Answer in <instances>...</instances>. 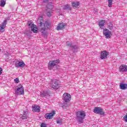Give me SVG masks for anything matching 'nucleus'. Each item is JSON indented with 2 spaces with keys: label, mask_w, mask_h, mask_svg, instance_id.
<instances>
[{
  "label": "nucleus",
  "mask_w": 127,
  "mask_h": 127,
  "mask_svg": "<svg viewBox=\"0 0 127 127\" xmlns=\"http://www.w3.org/2000/svg\"><path fill=\"white\" fill-rule=\"evenodd\" d=\"M41 18H42L40 17L38 19V26L42 27L40 30L41 33L44 34V35H46L47 34V29L50 28V23L48 21H46L45 23H44L43 19Z\"/></svg>",
  "instance_id": "f257e3e1"
},
{
  "label": "nucleus",
  "mask_w": 127,
  "mask_h": 127,
  "mask_svg": "<svg viewBox=\"0 0 127 127\" xmlns=\"http://www.w3.org/2000/svg\"><path fill=\"white\" fill-rule=\"evenodd\" d=\"M76 119L79 124H83L85 117H86V113L85 111H78L76 112Z\"/></svg>",
  "instance_id": "f03ea898"
},
{
  "label": "nucleus",
  "mask_w": 127,
  "mask_h": 127,
  "mask_svg": "<svg viewBox=\"0 0 127 127\" xmlns=\"http://www.w3.org/2000/svg\"><path fill=\"white\" fill-rule=\"evenodd\" d=\"M50 87L52 89L57 90L59 88V81L56 79H52V83L50 84Z\"/></svg>",
  "instance_id": "7ed1b4c3"
},
{
  "label": "nucleus",
  "mask_w": 127,
  "mask_h": 127,
  "mask_svg": "<svg viewBox=\"0 0 127 127\" xmlns=\"http://www.w3.org/2000/svg\"><path fill=\"white\" fill-rule=\"evenodd\" d=\"M16 88V90L15 91V95H23L24 94V89L22 85H18Z\"/></svg>",
  "instance_id": "20e7f679"
},
{
  "label": "nucleus",
  "mask_w": 127,
  "mask_h": 127,
  "mask_svg": "<svg viewBox=\"0 0 127 127\" xmlns=\"http://www.w3.org/2000/svg\"><path fill=\"white\" fill-rule=\"evenodd\" d=\"M59 63V60H58L49 62V63H48V69L49 70L53 69L54 66H56V65H57V64H58Z\"/></svg>",
  "instance_id": "39448f33"
},
{
  "label": "nucleus",
  "mask_w": 127,
  "mask_h": 127,
  "mask_svg": "<svg viewBox=\"0 0 127 127\" xmlns=\"http://www.w3.org/2000/svg\"><path fill=\"white\" fill-rule=\"evenodd\" d=\"M93 112L95 113V114H98V115H101V116L105 115L104 110L100 107H95L93 110Z\"/></svg>",
  "instance_id": "423d86ee"
},
{
  "label": "nucleus",
  "mask_w": 127,
  "mask_h": 127,
  "mask_svg": "<svg viewBox=\"0 0 127 127\" xmlns=\"http://www.w3.org/2000/svg\"><path fill=\"white\" fill-rule=\"evenodd\" d=\"M9 19V18H5L3 22L1 24H0V31L1 32H3V31H4V28L6 27V25L7 24V20Z\"/></svg>",
  "instance_id": "0eeeda50"
},
{
  "label": "nucleus",
  "mask_w": 127,
  "mask_h": 127,
  "mask_svg": "<svg viewBox=\"0 0 127 127\" xmlns=\"http://www.w3.org/2000/svg\"><path fill=\"white\" fill-rule=\"evenodd\" d=\"M27 24L30 27H31V30L32 32H33L34 33H37L38 32V30H37V28L35 27V26L31 21H28Z\"/></svg>",
  "instance_id": "6e6552de"
},
{
  "label": "nucleus",
  "mask_w": 127,
  "mask_h": 127,
  "mask_svg": "<svg viewBox=\"0 0 127 127\" xmlns=\"http://www.w3.org/2000/svg\"><path fill=\"white\" fill-rule=\"evenodd\" d=\"M63 99L64 102L68 103V102H70V100H71V95L68 93H64L63 96Z\"/></svg>",
  "instance_id": "1a4fd4ad"
},
{
  "label": "nucleus",
  "mask_w": 127,
  "mask_h": 127,
  "mask_svg": "<svg viewBox=\"0 0 127 127\" xmlns=\"http://www.w3.org/2000/svg\"><path fill=\"white\" fill-rule=\"evenodd\" d=\"M24 66H25V63L22 61L16 62L15 64V67H16V68H19V67L20 68H23Z\"/></svg>",
  "instance_id": "9d476101"
},
{
  "label": "nucleus",
  "mask_w": 127,
  "mask_h": 127,
  "mask_svg": "<svg viewBox=\"0 0 127 127\" xmlns=\"http://www.w3.org/2000/svg\"><path fill=\"white\" fill-rule=\"evenodd\" d=\"M111 33L112 32L108 29H104L103 30V35H105L106 38H111Z\"/></svg>",
  "instance_id": "9b49d317"
},
{
  "label": "nucleus",
  "mask_w": 127,
  "mask_h": 127,
  "mask_svg": "<svg viewBox=\"0 0 127 127\" xmlns=\"http://www.w3.org/2000/svg\"><path fill=\"white\" fill-rule=\"evenodd\" d=\"M54 115H55V111H53L51 113L46 114L45 115V118L47 120H50L53 118Z\"/></svg>",
  "instance_id": "f8f14e48"
},
{
  "label": "nucleus",
  "mask_w": 127,
  "mask_h": 127,
  "mask_svg": "<svg viewBox=\"0 0 127 127\" xmlns=\"http://www.w3.org/2000/svg\"><path fill=\"white\" fill-rule=\"evenodd\" d=\"M108 55H109V52L107 51H103L101 52L100 55V59L103 60L104 59H106L107 57H108Z\"/></svg>",
  "instance_id": "ddd939ff"
},
{
  "label": "nucleus",
  "mask_w": 127,
  "mask_h": 127,
  "mask_svg": "<svg viewBox=\"0 0 127 127\" xmlns=\"http://www.w3.org/2000/svg\"><path fill=\"white\" fill-rule=\"evenodd\" d=\"M127 65L122 64L119 67V72L124 73V72H127Z\"/></svg>",
  "instance_id": "4468645a"
},
{
  "label": "nucleus",
  "mask_w": 127,
  "mask_h": 127,
  "mask_svg": "<svg viewBox=\"0 0 127 127\" xmlns=\"http://www.w3.org/2000/svg\"><path fill=\"white\" fill-rule=\"evenodd\" d=\"M65 26H66V24L64 23H60L57 27V30H62V29H64V28H65Z\"/></svg>",
  "instance_id": "2eb2a0df"
},
{
  "label": "nucleus",
  "mask_w": 127,
  "mask_h": 127,
  "mask_svg": "<svg viewBox=\"0 0 127 127\" xmlns=\"http://www.w3.org/2000/svg\"><path fill=\"white\" fill-rule=\"evenodd\" d=\"M50 96L49 92L47 91H44L43 92H41V96L42 98H47L48 96Z\"/></svg>",
  "instance_id": "dca6fc26"
},
{
  "label": "nucleus",
  "mask_w": 127,
  "mask_h": 127,
  "mask_svg": "<svg viewBox=\"0 0 127 127\" xmlns=\"http://www.w3.org/2000/svg\"><path fill=\"white\" fill-rule=\"evenodd\" d=\"M32 108L33 112H38V113H39V112H40V107L38 106L34 105V106H32Z\"/></svg>",
  "instance_id": "f3484780"
},
{
  "label": "nucleus",
  "mask_w": 127,
  "mask_h": 127,
  "mask_svg": "<svg viewBox=\"0 0 127 127\" xmlns=\"http://www.w3.org/2000/svg\"><path fill=\"white\" fill-rule=\"evenodd\" d=\"M72 5L73 8H78L80 5V2L79 1H73L72 2Z\"/></svg>",
  "instance_id": "a211bd4d"
},
{
  "label": "nucleus",
  "mask_w": 127,
  "mask_h": 127,
  "mask_svg": "<svg viewBox=\"0 0 127 127\" xmlns=\"http://www.w3.org/2000/svg\"><path fill=\"white\" fill-rule=\"evenodd\" d=\"M27 112H24L23 115H21L20 118L21 120H27Z\"/></svg>",
  "instance_id": "6ab92c4d"
},
{
  "label": "nucleus",
  "mask_w": 127,
  "mask_h": 127,
  "mask_svg": "<svg viewBox=\"0 0 127 127\" xmlns=\"http://www.w3.org/2000/svg\"><path fill=\"white\" fill-rule=\"evenodd\" d=\"M47 10H52L53 9L54 6L52 5V3H49V4H47Z\"/></svg>",
  "instance_id": "aec40b11"
},
{
  "label": "nucleus",
  "mask_w": 127,
  "mask_h": 127,
  "mask_svg": "<svg viewBox=\"0 0 127 127\" xmlns=\"http://www.w3.org/2000/svg\"><path fill=\"white\" fill-rule=\"evenodd\" d=\"M105 23H106V21L104 20H101L99 22V27H100V28H102V27H104V26H105Z\"/></svg>",
  "instance_id": "412c9836"
},
{
  "label": "nucleus",
  "mask_w": 127,
  "mask_h": 127,
  "mask_svg": "<svg viewBox=\"0 0 127 127\" xmlns=\"http://www.w3.org/2000/svg\"><path fill=\"white\" fill-rule=\"evenodd\" d=\"M120 87L122 90H126L127 88V84L125 83L120 84Z\"/></svg>",
  "instance_id": "4be33fe9"
},
{
  "label": "nucleus",
  "mask_w": 127,
  "mask_h": 127,
  "mask_svg": "<svg viewBox=\"0 0 127 127\" xmlns=\"http://www.w3.org/2000/svg\"><path fill=\"white\" fill-rule=\"evenodd\" d=\"M52 12V10H47V9L46 13H47V15L48 16V17H50L51 16Z\"/></svg>",
  "instance_id": "5701e85b"
},
{
  "label": "nucleus",
  "mask_w": 127,
  "mask_h": 127,
  "mask_svg": "<svg viewBox=\"0 0 127 127\" xmlns=\"http://www.w3.org/2000/svg\"><path fill=\"white\" fill-rule=\"evenodd\" d=\"M64 9H67V10H71L72 9V8L70 7L69 5L66 4L64 6Z\"/></svg>",
  "instance_id": "b1692460"
},
{
  "label": "nucleus",
  "mask_w": 127,
  "mask_h": 127,
  "mask_svg": "<svg viewBox=\"0 0 127 127\" xmlns=\"http://www.w3.org/2000/svg\"><path fill=\"white\" fill-rule=\"evenodd\" d=\"M5 5V0H1L0 3V6H2V7H3V6H4Z\"/></svg>",
  "instance_id": "393cba45"
},
{
  "label": "nucleus",
  "mask_w": 127,
  "mask_h": 127,
  "mask_svg": "<svg viewBox=\"0 0 127 127\" xmlns=\"http://www.w3.org/2000/svg\"><path fill=\"white\" fill-rule=\"evenodd\" d=\"M108 28L110 30H112V29L114 28V25L112 23V22H110L109 24L108 25Z\"/></svg>",
  "instance_id": "a878e982"
},
{
  "label": "nucleus",
  "mask_w": 127,
  "mask_h": 127,
  "mask_svg": "<svg viewBox=\"0 0 127 127\" xmlns=\"http://www.w3.org/2000/svg\"><path fill=\"white\" fill-rule=\"evenodd\" d=\"M112 4H113V0H108V6L112 7Z\"/></svg>",
  "instance_id": "bb28decb"
},
{
  "label": "nucleus",
  "mask_w": 127,
  "mask_h": 127,
  "mask_svg": "<svg viewBox=\"0 0 127 127\" xmlns=\"http://www.w3.org/2000/svg\"><path fill=\"white\" fill-rule=\"evenodd\" d=\"M66 46H68V47H72V46L73 45H72V43H70L69 42H66Z\"/></svg>",
  "instance_id": "cd10ccee"
},
{
  "label": "nucleus",
  "mask_w": 127,
  "mask_h": 127,
  "mask_svg": "<svg viewBox=\"0 0 127 127\" xmlns=\"http://www.w3.org/2000/svg\"><path fill=\"white\" fill-rule=\"evenodd\" d=\"M71 48L73 49V50H77L78 49V46L76 45H73L71 47Z\"/></svg>",
  "instance_id": "c85d7f7f"
},
{
  "label": "nucleus",
  "mask_w": 127,
  "mask_h": 127,
  "mask_svg": "<svg viewBox=\"0 0 127 127\" xmlns=\"http://www.w3.org/2000/svg\"><path fill=\"white\" fill-rule=\"evenodd\" d=\"M41 127H47V126L46 125V124L42 123L41 125Z\"/></svg>",
  "instance_id": "c756f323"
},
{
  "label": "nucleus",
  "mask_w": 127,
  "mask_h": 127,
  "mask_svg": "<svg viewBox=\"0 0 127 127\" xmlns=\"http://www.w3.org/2000/svg\"><path fill=\"white\" fill-rule=\"evenodd\" d=\"M14 81L15 82V83H18L19 82V79H18V78H16L14 79Z\"/></svg>",
  "instance_id": "7c9ffc66"
},
{
  "label": "nucleus",
  "mask_w": 127,
  "mask_h": 127,
  "mask_svg": "<svg viewBox=\"0 0 127 127\" xmlns=\"http://www.w3.org/2000/svg\"><path fill=\"white\" fill-rule=\"evenodd\" d=\"M57 123L59 124L60 125H61L62 124V121L58 120V121H57Z\"/></svg>",
  "instance_id": "2f4dec72"
},
{
  "label": "nucleus",
  "mask_w": 127,
  "mask_h": 127,
  "mask_svg": "<svg viewBox=\"0 0 127 127\" xmlns=\"http://www.w3.org/2000/svg\"><path fill=\"white\" fill-rule=\"evenodd\" d=\"M2 74V68L0 67V75H1Z\"/></svg>",
  "instance_id": "473e14b6"
},
{
  "label": "nucleus",
  "mask_w": 127,
  "mask_h": 127,
  "mask_svg": "<svg viewBox=\"0 0 127 127\" xmlns=\"http://www.w3.org/2000/svg\"><path fill=\"white\" fill-rule=\"evenodd\" d=\"M49 1V0H43V2L44 3H47V2H48Z\"/></svg>",
  "instance_id": "72a5a7b5"
},
{
  "label": "nucleus",
  "mask_w": 127,
  "mask_h": 127,
  "mask_svg": "<svg viewBox=\"0 0 127 127\" xmlns=\"http://www.w3.org/2000/svg\"><path fill=\"white\" fill-rule=\"evenodd\" d=\"M26 35H27V36H30V35H31L30 33H29V32L26 33Z\"/></svg>",
  "instance_id": "f704fd0d"
},
{
  "label": "nucleus",
  "mask_w": 127,
  "mask_h": 127,
  "mask_svg": "<svg viewBox=\"0 0 127 127\" xmlns=\"http://www.w3.org/2000/svg\"><path fill=\"white\" fill-rule=\"evenodd\" d=\"M0 51H1V50L0 49Z\"/></svg>",
  "instance_id": "c9c22d12"
},
{
  "label": "nucleus",
  "mask_w": 127,
  "mask_h": 127,
  "mask_svg": "<svg viewBox=\"0 0 127 127\" xmlns=\"http://www.w3.org/2000/svg\"><path fill=\"white\" fill-rule=\"evenodd\" d=\"M126 41H127V40H126Z\"/></svg>",
  "instance_id": "e433bc0d"
}]
</instances>
